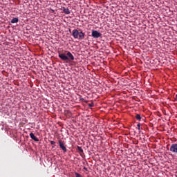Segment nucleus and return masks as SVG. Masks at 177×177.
<instances>
[{
    "mask_svg": "<svg viewBox=\"0 0 177 177\" xmlns=\"http://www.w3.org/2000/svg\"><path fill=\"white\" fill-rule=\"evenodd\" d=\"M65 53H60V51L58 52V57H59V59H61V60H63V62H73L74 61V59H75L74 57V55H73V54L71 53V52L70 51H65Z\"/></svg>",
    "mask_w": 177,
    "mask_h": 177,
    "instance_id": "1",
    "label": "nucleus"
},
{
    "mask_svg": "<svg viewBox=\"0 0 177 177\" xmlns=\"http://www.w3.org/2000/svg\"><path fill=\"white\" fill-rule=\"evenodd\" d=\"M169 151L171 153H173V154H176L177 155V144L176 143L172 144L170 146Z\"/></svg>",
    "mask_w": 177,
    "mask_h": 177,
    "instance_id": "2",
    "label": "nucleus"
},
{
    "mask_svg": "<svg viewBox=\"0 0 177 177\" xmlns=\"http://www.w3.org/2000/svg\"><path fill=\"white\" fill-rule=\"evenodd\" d=\"M91 36L93 38H100V37H102V33L99 32L97 30H93Z\"/></svg>",
    "mask_w": 177,
    "mask_h": 177,
    "instance_id": "3",
    "label": "nucleus"
},
{
    "mask_svg": "<svg viewBox=\"0 0 177 177\" xmlns=\"http://www.w3.org/2000/svg\"><path fill=\"white\" fill-rule=\"evenodd\" d=\"M80 34V30L77 29H74L72 32V35L75 39H78V35Z\"/></svg>",
    "mask_w": 177,
    "mask_h": 177,
    "instance_id": "4",
    "label": "nucleus"
},
{
    "mask_svg": "<svg viewBox=\"0 0 177 177\" xmlns=\"http://www.w3.org/2000/svg\"><path fill=\"white\" fill-rule=\"evenodd\" d=\"M59 145L60 149H62V150H63L64 153H66L67 148H66V147L64 146V144L63 143V142H62V140H59Z\"/></svg>",
    "mask_w": 177,
    "mask_h": 177,
    "instance_id": "5",
    "label": "nucleus"
},
{
    "mask_svg": "<svg viewBox=\"0 0 177 177\" xmlns=\"http://www.w3.org/2000/svg\"><path fill=\"white\" fill-rule=\"evenodd\" d=\"M85 38V34L81 29H79V35H78V39H84Z\"/></svg>",
    "mask_w": 177,
    "mask_h": 177,
    "instance_id": "6",
    "label": "nucleus"
},
{
    "mask_svg": "<svg viewBox=\"0 0 177 177\" xmlns=\"http://www.w3.org/2000/svg\"><path fill=\"white\" fill-rule=\"evenodd\" d=\"M30 137L31 138V139H32V140H35V142H39V139H38V138H36L35 135H34L33 133H30Z\"/></svg>",
    "mask_w": 177,
    "mask_h": 177,
    "instance_id": "7",
    "label": "nucleus"
},
{
    "mask_svg": "<svg viewBox=\"0 0 177 177\" xmlns=\"http://www.w3.org/2000/svg\"><path fill=\"white\" fill-rule=\"evenodd\" d=\"M63 12L65 13V15H70L71 12L68 8H63Z\"/></svg>",
    "mask_w": 177,
    "mask_h": 177,
    "instance_id": "8",
    "label": "nucleus"
},
{
    "mask_svg": "<svg viewBox=\"0 0 177 177\" xmlns=\"http://www.w3.org/2000/svg\"><path fill=\"white\" fill-rule=\"evenodd\" d=\"M12 24H15V23H19V18L15 17L11 20Z\"/></svg>",
    "mask_w": 177,
    "mask_h": 177,
    "instance_id": "9",
    "label": "nucleus"
},
{
    "mask_svg": "<svg viewBox=\"0 0 177 177\" xmlns=\"http://www.w3.org/2000/svg\"><path fill=\"white\" fill-rule=\"evenodd\" d=\"M77 150L80 154H81L82 153H84V149H82L81 147H77Z\"/></svg>",
    "mask_w": 177,
    "mask_h": 177,
    "instance_id": "10",
    "label": "nucleus"
},
{
    "mask_svg": "<svg viewBox=\"0 0 177 177\" xmlns=\"http://www.w3.org/2000/svg\"><path fill=\"white\" fill-rule=\"evenodd\" d=\"M136 120H138V121H140V120H142V117H141L140 115H139V114H137V115H136Z\"/></svg>",
    "mask_w": 177,
    "mask_h": 177,
    "instance_id": "11",
    "label": "nucleus"
},
{
    "mask_svg": "<svg viewBox=\"0 0 177 177\" xmlns=\"http://www.w3.org/2000/svg\"><path fill=\"white\" fill-rule=\"evenodd\" d=\"M93 106H95V104H93V102L88 104V107H93Z\"/></svg>",
    "mask_w": 177,
    "mask_h": 177,
    "instance_id": "12",
    "label": "nucleus"
},
{
    "mask_svg": "<svg viewBox=\"0 0 177 177\" xmlns=\"http://www.w3.org/2000/svg\"><path fill=\"white\" fill-rule=\"evenodd\" d=\"M76 177H82L79 173H75Z\"/></svg>",
    "mask_w": 177,
    "mask_h": 177,
    "instance_id": "13",
    "label": "nucleus"
},
{
    "mask_svg": "<svg viewBox=\"0 0 177 177\" xmlns=\"http://www.w3.org/2000/svg\"><path fill=\"white\" fill-rule=\"evenodd\" d=\"M137 127H138V131H140V123H138V124H137Z\"/></svg>",
    "mask_w": 177,
    "mask_h": 177,
    "instance_id": "14",
    "label": "nucleus"
},
{
    "mask_svg": "<svg viewBox=\"0 0 177 177\" xmlns=\"http://www.w3.org/2000/svg\"><path fill=\"white\" fill-rule=\"evenodd\" d=\"M50 145H56V142H55V141H50Z\"/></svg>",
    "mask_w": 177,
    "mask_h": 177,
    "instance_id": "15",
    "label": "nucleus"
},
{
    "mask_svg": "<svg viewBox=\"0 0 177 177\" xmlns=\"http://www.w3.org/2000/svg\"><path fill=\"white\" fill-rule=\"evenodd\" d=\"M84 169H85V171H88V168H86V167H84Z\"/></svg>",
    "mask_w": 177,
    "mask_h": 177,
    "instance_id": "16",
    "label": "nucleus"
},
{
    "mask_svg": "<svg viewBox=\"0 0 177 177\" xmlns=\"http://www.w3.org/2000/svg\"><path fill=\"white\" fill-rule=\"evenodd\" d=\"M175 100H177V94L176 95Z\"/></svg>",
    "mask_w": 177,
    "mask_h": 177,
    "instance_id": "17",
    "label": "nucleus"
},
{
    "mask_svg": "<svg viewBox=\"0 0 177 177\" xmlns=\"http://www.w3.org/2000/svg\"><path fill=\"white\" fill-rule=\"evenodd\" d=\"M69 32L71 33V29H69Z\"/></svg>",
    "mask_w": 177,
    "mask_h": 177,
    "instance_id": "18",
    "label": "nucleus"
}]
</instances>
